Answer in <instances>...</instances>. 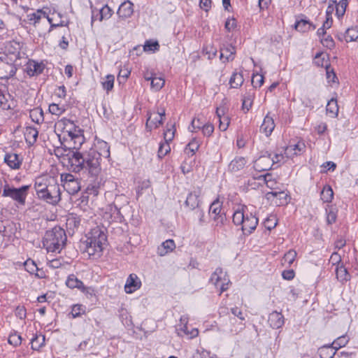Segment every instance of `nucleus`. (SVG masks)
I'll return each instance as SVG.
<instances>
[{"instance_id": "nucleus-52", "label": "nucleus", "mask_w": 358, "mask_h": 358, "mask_svg": "<svg viewBox=\"0 0 358 358\" xmlns=\"http://www.w3.org/2000/svg\"><path fill=\"white\" fill-rule=\"evenodd\" d=\"M326 55L323 53H317L314 59V63L317 66H324L325 65L329 64L328 61L325 59Z\"/></svg>"}, {"instance_id": "nucleus-50", "label": "nucleus", "mask_w": 358, "mask_h": 358, "mask_svg": "<svg viewBox=\"0 0 358 358\" xmlns=\"http://www.w3.org/2000/svg\"><path fill=\"white\" fill-rule=\"evenodd\" d=\"M325 69L327 82L329 83H335L337 80V77L334 70L330 68V64H327Z\"/></svg>"}, {"instance_id": "nucleus-44", "label": "nucleus", "mask_w": 358, "mask_h": 358, "mask_svg": "<svg viewBox=\"0 0 358 358\" xmlns=\"http://www.w3.org/2000/svg\"><path fill=\"white\" fill-rule=\"evenodd\" d=\"M24 268L25 270L31 274H35L36 275L40 277L39 274L36 272L38 271V268L36 264L33 260L28 259L24 262Z\"/></svg>"}, {"instance_id": "nucleus-38", "label": "nucleus", "mask_w": 358, "mask_h": 358, "mask_svg": "<svg viewBox=\"0 0 358 358\" xmlns=\"http://www.w3.org/2000/svg\"><path fill=\"white\" fill-rule=\"evenodd\" d=\"M114 81L115 77L113 75H107L104 80L101 82L103 88L106 90L107 92H110L113 88Z\"/></svg>"}, {"instance_id": "nucleus-6", "label": "nucleus", "mask_w": 358, "mask_h": 358, "mask_svg": "<svg viewBox=\"0 0 358 358\" xmlns=\"http://www.w3.org/2000/svg\"><path fill=\"white\" fill-rule=\"evenodd\" d=\"M210 282L217 288H220L221 294L228 289L230 280L227 273L222 268H217L212 274Z\"/></svg>"}, {"instance_id": "nucleus-40", "label": "nucleus", "mask_w": 358, "mask_h": 358, "mask_svg": "<svg viewBox=\"0 0 358 358\" xmlns=\"http://www.w3.org/2000/svg\"><path fill=\"white\" fill-rule=\"evenodd\" d=\"M221 205L219 201H215L211 203L209 208V215L210 217L217 216L221 215Z\"/></svg>"}, {"instance_id": "nucleus-34", "label": "nucleus", "mask_w": 358, "mask_h": 358, "mask_svg": "<svg viewBox=\"0 0 358 358\" xmlns=\"http://www.w3.org/2000/svg\"><path fill=\"white\" fill-rule=\"evenodd\" d=\"M343 38L347 43L356 41L358 38V29L355 27L348 29Z\"/></svg>"}, {"instance_id": "nucleus-55", "label": "nucleus", "mask_w": 358, "mask_h": 358, "mask_svg": "<svg viewBox=\"0 0 358 358\" xmlns=\"http://www.w3.org/2000/svg\"><path fill=\"white\" fill-rule=\"evenodd\" d=\"M214 222L215 227H221L224 225L226 220V216L224 214H221L217 216L211 217Z\"/></svg>"}, {"instance_id": "nucleus-54", "label": "nucleus", "mask_w": 358, "mask_h": 358, "mask_svg": "<svg viewBox=\"0 0 358 358\" xmlns=\"http://www.w3.org/2000/svg\"><path fill=\"white\" fill-rule=\"evenodd\" d=\"M113 14V10L108 6H104L101 10H100V20H102L103 19H108L111 17Z\"/></svg>"}, {"instance_id": "nucleus-32", "label": "nucleus", "mask_w": 358, "mask_h": 358, "mask_svg": "<svg viewBox=\"0 0 358 358\" xmlns=\"http://www.w3.org/2000/svg\"><path fill=\"white\" fill-rule=\"evenodd\" d=\"M336 275L338 280L341 283L346 282L347 281L350 280L351 278L350 273L343 265L338 266L336 267Z\"/></svg>"}, {"instance_id": "nucleus-13", "label": "nucleus", "mask_w": 358, "mask_h": 358, "mask_svg": "<svg viewBox=\"0 0 358 358\" xmlns=\"http://www.w3.org/2000/svg\"><path fill=\"white\" fill-rule=\"evenodd\" d=\"M141 286L140 278L135 273L129 275L124 285V291L127 294H131L138 289Z\"/></svg>"}, {"instance_id": "nucleus-28", "label": "nucleus", "mask_w": 358, "mask_h": 358, "mask_svg": "<svg viewBox=\"0 0 358 358\" xmlns=\"http://www.w3.org/2000/svg\"><path fill=\"white\" fill-rule=\"evenodd\" d=\"M236 50L231 45H227L220 49V59L225 61H232L234 59Z\"/></svg>"}, {"instance_id": "nucleus-64", "label": "nucleus", "mask_w": 358, "mask_h": 358, "mask_svg": "<svg viewBox=\"0 0 358 358\" xmlns=\"http://www.w3.org/2000/svg\"><path fill=\"white\" fill-rule=\"evenodd\" d=\"M224 27L228 31L234 30L236 27V20L234 18L228 19L225 22Z\"/></svg>"}, {"instance_id": "nucleus-22", "label": "nucleus", "mask_w": 358, "mask_h": 358, "mask_svg": "<svg viewBox=\"0 0 358 358\" xmlns=\"http://www.w3.org/2000/svg\"><path fill=\"white\" fill-rule=\"evenodd\" d=\"M4 162L12 169H18L22 164V159L16 153H7L4 157Z\"/></svg>"}, {"instance_id": "nucleus-29", "label": "nucleus", "mask_w": 358, "mask_h": 358, "mask_svg": "<svg viewBox=\"0 0 358 358\" xmlns=\"http://www.w3.org/2000/svg\"><path fill=\"white\" fill-rule=\"evenodd\" d=\"M246 164V159L243 157H235L229 164L231 172H237L243 169Z\"/></svg>"}, {"instance_id": "nucleus-8", "label": "nucleus", "mask_w": 358, "mask_h": 358, "mask_svg": "<svg viewBox=\"0 0 358 358\" xmlns=\"http://www.w3.org/2000/svg\"><path fill=\"white\" fill-rule=\"evenodd\" d=\"M45 15V13L43 12L41 10H38L36 13H33L31 14L28 15V17L29 20L30 21H33L34 24H35L36 23L40 21L42 15L46 17L48 21L50 24V29L49 31H50L54 27L68 26L69 24V22H65L64 20H60L59 22L53 23L52 22L54 20V17H49L48 15L46 16Z\"/></svg>"}, {"instance_id": "nucleus-1", "label": "nucleus", "mask_w": 358, "mask_h": 358, "mask_svg": "<svg viewBox=\"0 0 358 358\" xmlns=\"http://www.w3.org/2000/svg\"><path fill=\"white\" fill-rule=\"evenodd\" d=\"M101 156L106 158L110 157L108 148L103 151V154L99 152L95 149H90L84 154L73 152L69 157V162L74 172L84 171L91 176L96 177L101 172Z\"/></svg>"}, {"instance_id": "nucleus-27", "label": "nucleus", "mask_w": 358, "mask_h": 358, "mask_svg": "<svg viewBox=\"0 0 358 358\" xmlns=\"http://www.w3.org/2000/svg\"><path fill=\"white\" fill-rule=\"evenodd\" d=\"M176 248V244L172 239L164 241L157 248V254L159 256H164L172 252Z\"/></svg>"}, {"instance_id": "nucleus-3", "label": "nucleus", "mask_w": 358, "mask_h": 358, "mask_svg": "<svg viewBox=\"0 0 358 358\" xmlns=\"http://www.w3.org/2000/svg\"><path fill=\"white\" fill-rule=\"evenodd\" d=\"M66 241L65 231L61 227H55L45 232L43 244L48 252H59L66 245Z\"/></svg>"}, {"instance_id": "nucleus-33", "label": "nucleus", "mask_w": 358, "mask_h": 358, "mask_svg": "<svg viewBox=\"0 0 358 358\" xmlns=\"http://www.w3.org/2000/svg\"><path fill=\"white\" fill-rule=\"evenodd\" d=\"M244 82L243 76L241 73L234 72L229 80V84L232 88L241 87Z\"/></svg>"}, {"instance_id": "nucleus-15", "label": "nucleus", "mask_w": 358, "mask_h": 358, "mask_svg": "<svg viewBox=\"0 0 358 358\" xmlns=\"http://www.w3.org/2000/svg\"><path fill=\"white\" fill-rule=\"evenodd\" d=\"M257 225L258 218L252 213H250L249 217H246L244 224L241 227L243 234L248 236L255 230Z\"/></svg>"}, {"instance_id": "nucleus-26", "label": "nucleus", "mask_w": 358, "mask_h": 358, "mask_svg": "<svg viewBox=\"0 0 358 358\" xmlns=\"http://www.w3.org/2000/svg\"><path fill=\"white\" fill-rule=\"evenodd\" d=\"M52 183V180H50L48 178L41 176L38 177L35 180L34 188L36 192L37 196L43 192L45 189H46L50 184Z\"/></svg>"}, {"instance_id": "nucleus-4", "label": "nucleus", "mask_w": 358, "mask_h": 358, "mask_svg": "<svg viewBox=\"0 0 358 358\" xmlns=\"http://www.w3.org/2000/svg\"><path fill=\"white\" fill-rule=\"evenodd\" d=\"M29 188V185H23L16 188L9 185H6L3 187L2 196L10 198L18 205L24 206Z\"/></svg>"}, {"instance_id": "nucleus-35", "label": "nucleus", "mask_w": 358, "mask_h": 358, "mask_svg": "<svg viewBox=\"0 0 358 358\" xmlns=\"http://www.w3.org/2000/svg\"><path fill=\"white\" fill-rule=\"evenodd\" d=\"M45 343L43 335H36L31 341V348L34 350H38Z\"/></svg>"}, {"instance_id": "nucleus-17", "label": "nucleus", "mask_w": 358, "mask_h": 358, "mask_svg": "<svg viewBox=\"0 0 358 358\" xmlns=\"http://www.w3.org/2000/svg\"><path fill=\"white\" fill-rule=\"evenodd\" d=\"M58 124L62 127L64 133H67L69 137L77 133L74 131L81 130L73 121L67 118L62 119L59 121Z\"/></svg>"}, {"instance_id": "nucleus-25", "label": "nucleus", "mask_w": 358, "mask_h": 358, "mask_svg": "<svg viewBox=\"0 0 358 358\" xmlns=\"http://www.w3.org/2000/svg\"><path fill=\"white\" fill-rule=\"evenodd\" d=\"M306 146L303 142H298L294 145H288L285 150V155L287 157H292L294 155L300 154Z\"/></svg>"}, {"instance_id": "nucleus-59", "label": "nucleus", "mask_w": 358, "mask_h": 358, "mask_svg": "<svg viewBox=\"0 0 358 358\" xmlns=\"http://www.w3.org/2000/svg\"><path fill=\"white\" fill-rule=\"evenodd\" d=\"M175 129H174V126H171V128L170 129H167L164 135V142H167V143H169L171 142L173 137H174V134H175Z\"/></svg>"}, {"instance_id": "nucleus-61", "label": "nucleus", "mask_w": 358, "mask_h": 358, "mask_svg": "<svg viewBox=\"0 0 358 358\" xmlns=\"http://www.w3.org/2000/svg\"><path fill=\"white\" fill-rule=\"evenodd\" d=\"M214 131V126L212 124L208 123L202 127V132L204 136H210Z\"/></svg>"}, {"instance_id": "nucleus-41", "label": "nucleus", "mask_w": 358, "mask_h": 358, "mask_svg": "<svg viewBox=\"0 0 358 358\" xmlns=\"http://www.w3.org/2000/svg\"><path fill=\"white\" fill-rule=\"evenodd\" d=\"M76 132V131H75ZM74 142V148L80 146L84 142V136L83 134V130H78L77 133L70 137Z\"/></svg>"}, {"instance_id": "nucleus-7", "label": "nucleus", "mask_w": 358, "mask_h": 358, "mask_svg": "<svg viewBox=\"0 0 358 358\" xmlns=\"http://www.w3.org/2000/svg\"><path fill=\"white\" fill-rule=\"evenodd\" d=\"M60 178L63 187L69 194L73 195L80 189L79 181L72 174L63 173Z\"/></svg>"}, {"instance_id": "nucleus-16", "label": "nucleus", "mask_w": 358, "mask_h": 358, "mask_svg": "<svg viewBox=\"0 0 358 358\" xmlns=\"http://www.w3.org/2000/svg\"><path fill=\"white\" fill-rule=\"evenodd\" d=\"M250 213L246 206L238 207L233 214L234 224L236 226H241L246 220V217H249Z\"/></svg>"}, {"instance_id": "nucleus-46", "label": "nucleus", "mask_w": 358, "mask_h": 358, "mask_svg": "<svg viewBox=\"0 0 358 358\" xmlns=\"http://www.w3.org/2000/svg\"><path fill=\"white\" fill-rule=\"evenodd\" d=\"M164 79L161 77L154 76V78L151 79V87L156 91L162 89L164 85Z\"/></svg>"}, {"instance_id": "nucleus-53", "label": "nucleus", "mask_w": 358, "mask_h": 358, "mask_svg": "<svg viewBox=\"0 0 358 358\" xmlns=\"http://www.w3.org/2000/svg\"><path fill=\"white\" fill-rule=\"evenodd\" d=\"M8 343L13 346H18L22 343V337L17 333L11 334L8 337Z\"/></svg>"}, {"instance_id": "nucleus-10", "label": "nucleus", "mask_w": 358, "mask_h": 358, "mask_svg": "<svg viewBox=\"0 0 358 358\" xmlns=\"http://www.w3.org/2000/svg\"><path fill=\"white\" fill-rule=\"evenodd\" d=\"M66 285L71 289L78 288L81 292L90 295H92L94 292L91 288L85 287L83 282L78 279V278L73 274L69 275L66 281Z\"/></svg>"}, {"instance_id": "nucleus-49", "label": "nucleus", "mask_w": 358, "mask_h": 358, "mask_svg": "<svg viewBox=\"0 0 358 358\" xmlns=\"http://www.w3.org/2000/svg\"><path fill=\"white\" fill-rule=\"evenodd\" d=\"M66 110L64 106H59V104L52 103L49 106V111L51 114L57 116L61 115Z\"/></svg>"}, {"instance_id": "nucleus-60", "label": "nucleus", "mask_w": 358, "mask_h": 358, "mask_svg": "<svg viewBox=\"0 0 358 358\" xmlns=\"http://www.w3.org/2000/svg\"><path fill=\"white\" fill-rule=\"evenodd\" d=\"M199 148V142L196 139H193L187 145L186 150H189L192 153V155H194L195 152L198 150Z\"/></svg>"}, {"instance_id": "nucleus-2", "label": "nucleus", "mask_w": 358, "mask_h": 358, "mask_svg": "<svg viewBox=\"0 0 358 358\" xmlns=\"http://www.w3.org/2000/svg\"><path fill=\"white\" fill-rule=\"evenodd\" d=\"M85 237L86 239L82 242L84 252L90 256H99L107 243V236L104 231L96 227L92 229Z\"/></svg>"}, {"instance_id": "nucleus-57", "label": "nucleus", "mask_w": 358, "mask_h": 358, "mask_svg": "<svg viewBox=\"0 0 358 358\" xmlns=\"http://www.w3.org/2000/svg\"><path fill=\"white\" fill-rule=\"evenodd\" d=\"M229 125V118L227 116H223L219 118V129L221 131H226Z\"/></svg>"}, {"instance_id": "nucleus-43", "label": "nucleus", "mask_w": 358, "mask_h": 358, "mask_svg": "<svg viewBox=\"0 0 358 358\" xmlns=\"http://www.w3.org/2000/svg\"><path fill=\"white\" fill-rule=\"evenodd\" d=\"M348 6V0H341L336 6V14L338 17H343Z\"/></svg>"}, {"instance_id": "nucleus-56", "label": "nucleus", "mask_w": 358, "mask_h": 358, "mask_svg": "<svg viewBox=\"0 0 358 358\" xmlns=\"http://www.w3.org/2000/svg\"><path fill=\"white\" fill-rule=\"evenodd\" d=\"M264 83V76L261 74L253 75L252 84L255 87H261Z\"/></svg>"}, {"instance_id": "nucleus-62", "label": "nucleus", "mask_w": 358, "mask_h": 358, "mask_svg": "<svg viewBox=\"0 0 358 358\" xmlns=\"http://www.w3.org/2000/svg\"><path fill=\"white\" fill-rule=\"evenodd\" d=\"M322 45L329 49L334 46V41L330 36L321 38Z\"/></svg>"}, {"instance_id": "nucleus-21", "label": "nucleus", "mask_w": 358, "mask_h": 358, "mask_svg": "<svg viewBox=\"0 0 358 358\" xmlns=\"http://www.w3.org/2000/svg\"><path fill=\"white\" fill-rule=\"evenodd\" d=\"M275 128V123L273 117H270L268 114H267L263 122L260 127V131L264 133L267 137L269 136L273 132Z\"/></svg>"}, {"instance_id": "nucleus-12", "label": "nucleus", "mask_w": 358, "mask_h": 358, "mask_svg": "<svg viewBox=\"0 0 358 358\" xmlns=\"http://www.w3.org/2000/svg\"><path fill=\"white\" fill-rule=\"evenodd\" d=\"M266 198L271 200L276 206H283L288 203V195L285 192H269L266 194Z\"/></svg>"}, {"instance_id": "nucleus-42", "label": "nucleus", "mask_w": 358, "mask_h": 358, "mask_svg": "<svg viewBox=\"0 0 358 358\" xmlns=\"http://www.w3.org/2000/svg\"><path fill=\"white\" fill-rule=\"evenodd\" d=\"M296 257V251L293 250H289L283 257L282 264H287L288 266H290L294 262Z\"/></svg>"}, {"instance_id": "nucleus-5", "label": "nucleus", "mask_w": 358, "mask_h": 358, "mask_svg": "<svg viewBox=\"0 0 358 358\" xmlns=\"http://www.w3.org/2000/svg\"><path fill=\"white\" fill-rule=\"evenodd\" d=\"M38 197L52 205H57L61 200V190L59 185L52 180V183L43 191Z\"/></svg>"}, {"instance_id": "nucleus-58", "label": "nucleus", "mask_w": 358, "mask_h": 358, "mask_svg": "<svg viewBox=\"0 0 358 358\" xmlns=\"http://www.w3.org/2000/svg\"><path fill=\"white\" fill-rule=\"evenodd\" d=\"M252 104V95L248 94L244 96L243 99V108L246 109L247 111L250 110Z\"/></svg>"}, {"instance_id": "nucleus-51", "label": "nucleus", "mask_w": 358, "mask_h": 358, "mask_svg": "<svg viewBox=\"0 0 358 358\" xmlns=\"http://www.w3.org/2000/svg\"><path fill=\"white\" fill-rule=\"evenodd\" d=\"M159 48V43L151 40L147 41L143 46V50L145 52H155V50H158Z\"/></svg>"}, {"instance_id": "nucleus-11", "label": "nucleus", "mask_w": 358, "mask_h": 358, "mask_svg": "<svg viewBox=\"0 0 358 358\" xmlns=\"http://www.w3.org/2000/svg\"><path fill=\"white\" fill-rule=\"evenodd\" d=\"M273 165V161L270 155L260 156L254 162V168L258 171H268Z\"/></svg>"}, {"instance_id": "nucleus-23", "label": "nucleus", "mask_w": 358, "mask_h": 358, "mask_svg": "<svg viewBox=\"0 0 358 358\" xmlns=\"http://www.w3.org/2000/svg\"><path fill=\"white\" fill-rule=\"evenodd\" d=\"M133 13V3L129 1L122 3L117 10V15L122 18L129 17Z\"/></svg>"}, {"instance_id": "nucleus-63", "label": "nucleus", "mask_w": 358, "mask_h": 358, "mask_svg": "<svg viewBox=\"0 0 358 358\" xmlns=\"http://www.w3.org/2000/svg\"><path fill=\"white\" fill-rule=\"evenodd\" d=\"M327 347H323L320 349V356L322 358H331L335 354V350L331 352L330 350L327 349Z\"/></svg>"}, {"instance_id": "nucleus-37", "label": "nucleus", "mask_w": 358, "mask_h": 358, "mask_svg": "<svg viewBox=\"0 0 358 358\" xmlns=\"http://www.w3.org/2000/svg\"><path fill=\"white\" fill-rule=\"evenodd\" d=\"M334 197V192L330 186H325L321 192V199L324 202H331Z\"/></svg>"}, {"instance_id": "nucleus-36", "label": "nucleus", "mask_w": 358, "mask_h": 358, "mask_svg": "<svg viewBox=\"0 0 358 358\" xmlns=\"http://www.w3.org/2000/svg\"><path fill=\"white\" fill-rule=\"evenodd\" d=\"M348 341L345 336H341L332 343L331 347L327 346V349L330 350L331 352H333L334 350H336L345 346L347 344Z\"/></svg>"}, {"instance_id": "nucleus-45", "label": "nucleus", "mask_w": 358, "mask_h": 358, "mask_svg": "<svg viewBox=\"0 0 358 358\" xmlns=\"http://www.w3.org/2000/svg\"><path fill=\"white\" fill-rule=\"evenodd\" d=\"M278 224V220L275 215L268 216L264 222V227L269 231L274 229Z\"/></svg>"}, {"instance_id": "nucleus-31", "label": "nucleus", "mask_w": 358, "mask_h": 358, "mask_svg": "<svg viewBox=\"0 0 358 358\" xmlns=\"http://www.w3.org/2000/svg\"><path fill=\"white\" fill-rule=\"evenodd\" d=\"M81 218L76 214L71 213L69 215L66 219V227L69 229L74 231L78 229L80 224Z\"/></svg>"}, {"instance_id": "nucleus-14", "label": "nucleus", "mask_w": 358, "mask_h": 358, "mask_svg": "<svg viewBox=\"0 0 358 358\" xmlns=\"http://www.w3.org/2000/svg\"><path fill=\"white\" fill-rule=\"evenodd\" d=\"M201 194V189L199 187L194 188L192 192H191L185 202V204L187 207H188L190 210H194L199 206V198Z\"/></svg>"}, {"instance_id": "nucleus-18", "label": "nucleus", "mask_w": 358, "mask_h": 358, "mask_svg": "<svg viewBox=\"0 0 358 358\" xmlns=\"http://www.w3.org/2000/svg\"><path fill=\"white\" fill-rule=\"evenodd\" d=\"M44 68L45 66L43 63L31 60L27 64L25 71L31 77L41 74L43 71Z\"/></svg>"}, {"instance_id": "nucleus-47", "label": "nucleus", "mask_w": 358, "mask_h": 358, "mask_svg": "<svg viewBox=\"0 0 358 358\" xmlns=\"http://www.w3.org/2000/svg\"><path fill=\"white\" fill-rule=\"evenodd\" d=\"M171 151V147L169 143L164 142L159 144L158 150L159 158H162L166 156Z\"/></svg>"}, {"instance_id": "nucleus-24", "label": "nucleus", "mask_w": 358, "mask_h": 358, "mask_svg": "<svg viewBox=\"0 0 358 358\" xmlns=\"http://www.w3.org/2000/svg\"><path fill=\"white\" fill-rule=\"evenodd\" d=\"M315 28L316 27L306 17L297 20L295 23V29L303 33L314 30Z\"/></svg>"}, {"instance_id": "nucleus-30", "label": "nucleus", "mask_w": 358, "mask_h": 358, "mask_svg": "<svg viewBox=\"0 0 358 358\" xmlns=\"http://www.w3.org/2000/svg\"><path fill=\"white\" fill-rule=\"evenodd\" d=\"M26 142L29 145H34L37 140L38 131L36 128L27 127L24 131Z\"/></svg>"}, {"instance_id": "nucleus-48", "label": "nucleus", "mask_w": 358, "mask_h": 358, "mask_svg": "<svg viewBox=\"0 0 358 358\" xmlns=\"http://www.w3.org/2000/svg\"><path fill=\"white\" fill-rule=\"evenodd\" d=\"M327 112L331 113V115H337L338 112V107L337 104V101L336 99H331L327 105Z\"/></svg>"}, {"instance_id": "nucleus-9", "label": "nucleus", "mask_w": 358, "mask_h": 358, "mask_svg": "<svg viewBox=\"0 0 358 358\" xmlns=\"http://www.w3.org/2000/svg\"><path fill=\"white\" fill-rule=\"evenodd\" d=\"M148 115L146 128L150 131L153 127H158L162 124L163 117L165 116V110L163 108L157 113H148Z\"/></svg>"}, {"instance_id": "nucleus-19", "label": "nucleus", "mask_w": 358, "mask_h": 358, "mask_svg": "<svg viewBox=\"0 0 358 358\" xmlns=\"http://www.w3.org/2000/svg\"><path fill=\"white\" fill-rule=\"evenodd\" d=\"M268 322L273 329H279L284 324V317L280 313L273 311L269 315Z\"/></svg>"}, {"instance_id": "nucleus-39", "label": "nucleus", "mask_w": 358, "mask_h": 358, "mask_svg": "<svg viewBox=\"0 0 358 358\" xmlns=\"http://www.w3.org/2000/svg\"><path fill=\"white\" fill-rule=\"evenodd\" d=\"M30 117L31 120L39 124L43 121V113L41 108H36L30 111Z\"/></svg>"}, {"instance_id": "nucleus-20", "label": "nucleus", "mask_w": 358, "mask_h": 358, "mask_svg": "<svg viewBox=\"0 0 358 358\" xmlns=\"http://www.w3.org/2000/svg\"><path fill=\"white\" fill-rule=\"evenodd\" d=\"M231 312L235 317H237L241 320L238 322L237 327L230 329V331L231 333L237 334L245 328V324L243 322V321L245 320V317L243 315L242 311L237 307L232 308L231 309Z\"/></svg>"}]
</instances>
